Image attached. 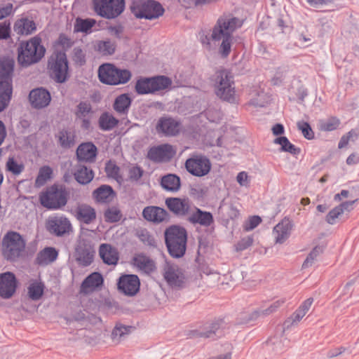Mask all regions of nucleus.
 <instances>
[{
  "instance_id": "f03ea898",
  "label": "nucleus",
  "mask_w": 359,
  "mask_h": 359,
  "mask_svg": "<svg viewBox=\"0 0 359 359\" xmlns=\"http://www.w3.org/2000/svg\"><path fill=\"white\" fill-rule=\"evenodd\" d=\"M46 48L41 38L35 36L28 41H22L18 47V62L22 67H27L39 62L43 57Z\"/></svg>"
},
{
  "instance_id": "e2e57ef3",
  "label": "nucleus",
  "mask_w": 359,
  "mask_h": 359,
  "mask_svg": "<svg viewBox=\"0 0 359 359\" xmlns=\"http://www.w3.org/2000/svg\"><path fill=\"white\" fill-rule=\"evenodd\" d=\"M13 67V62L11 61H6L1 64V74L5 77L4 80L9 81L8 79L11 76Z\"/></svg>"
},
{
  "instance_id": "58836bf2",
  "label": "nucleus",
  "mask_w": 359,
  "mask_h": 359,
  "mask_svg": "<svg viewBox=\"0 0 359 359\" xmlns=\"http://www.w3.org/2000/svg\"><path fill=\"white\" fill-rule=\"evenodd\" d=\"M116 43L110 39L97 41L95 50L102 56H110L115 53Z\"/></svg>"
},
{
  "instance_id": "3c124183",
  "label": "nucleus",
  "mask_w": 359,
  "mask_h": 359,
  "mask_svg": "<svg viewBox=\"0 0 359 359\" xmlns=\"http://www.w3.org/2000/svg\"><path fill=\"white\" fill-rule=\"evenodd\" d=\"M6 170L11 172L14 175H19L25 169L22 163H18L14 157H9L6 164Z\"/></svg>"
},
{
  "instance_id": "a19ab883",
  "label": "nucleus",
  "mask_w": 359,
  "mask_h": 359,
  "mask_svg": "<svg viewBox=\"0 0 359 359\" xmlns=\"http://www.w3.org/2000/svg\"><path fill=\"white\" fill-rule=\"evenodd\" d=\"M284 303V300H277L272 303L268 308L265 309H258L252 312L248 319V321H253L259 317H265L279 308Z\"/></svg>"
},
{
  "instance_id": "0eeeda50",
  "label": "nucleus",
  "mask_w": 359,
  "mask_h": 359,
  "mask_svg": "<svg viewBox=\"0 0 359 359\" xmlns=\"http://www.w3.org/2000/svg\"><path fill=\"white\" fill-rule=\"evenodd\" d=\"M130 10L137 19L149 20L158 18L165 12L163 6L155 0H133Z\"/></svg>"
},
{
  "instance_id": "603ef678",
  "label": "nucleus",
  "mask_w": 359,
  "mask_h": 359,
  "mask_svg": "<svg viewBox=\"0 0 359 359\" xmlns=\"http://www.w3.org/2000/svg\"><path fill=\"white\" fill-rule=\"evenodd\" d=\"M323 250L320 246L314 247L312 250L309 252L306 259L304 260L302 268L306 269L311 266L315 260L323 253Z\"/></svg>"
},
{
  "instance_id": "412c9836",
  "label": "nucleus",
  "mask_w": 359,
  "mask_h": 359,
  "mask_svg": "<svg viewBox=\"0 0 359 359\" xmlns=\"http://www.w3.org/2000/svg\"><path fill=\"white\" fill-rule=\"evenodd\" d=\"M142 217L148 222L160 224L169 219V214L166 210L158 206H147L143 209Z\"/></svg>"
},
{
  "instance_id": "864d4df0",
  "label": "nucleus",
  "mask_w": 359,
  "mask_h": 359,
  "mask_svg": "<svg viewBox=\"0 0 359 359\" xmlns=\"http://www.w3.org/2000/svg\"><path fill=\"white\" fill-rule=\"evenodd\" d=\"M105 221L110 223L117 222L121 219V212L116 207L107 208L104 213Z\"/></svg>"
},
{
  "instance_id": "5fc2aeb1",
  "label": "nucleus",
  "mask_w": 359,
  "mask_h": 359,
  "mask_svg": "<svg viewBox=\"0 0 359 359\" xmlns=\"http://www.w3.org/2000/svg\"><path fill=\"white\" fill-rule=\"evenodd\" d=\"M297 128L301 131L302 135L307 140H313L315 137L314 132L313 131L311 125L303 120L297 123Z\"/></svg>"
},
{
  "instance_id": "4be33fe9",
  "label": "nucleus",
  "mask_w": 359,
  "mask_h": 359,
  "mask_svg": "<svg viewBox=\"0 0 359 359\" xmlns=\"http://www.w3.org/2000/svg\"><path fill=\"white\" fill-rule=\"evenodd\" d=\"M55 139L60 148L69 149L73 147L76 143V134L72 129L63 127L55 134Z\"/></svg>"
},
{
  "instance_id": "a878e982",
  "label": "nucleus",
  "mask_w": 359,
  "mask_h": 359,
  "mask_svg": "<svg viewBox=\"0 0 359 359\" xmlns=\"http://www.w3.org/2000/svg\"><path fill=\"white\" fill-rule=\"evenodd\" d=\"M99 255L105 264L116 265L118 263V252L111 244L102 243L99 248Z\"/></svg>"
},
{
  "instance_id": "c9c22d12",
  "label": "nucleus",
  "mask_w": 359,
  "mask_h": 359,
  "mask_svg": "<svg viewBox=\"0 0 359 359\" xmlns=\"http://www.w3.org/2000/svg\"><path fill=\"white\" fill-rule=\"evenodd\" d=\"M13 93L11 81H0V112L3 111L9 104Z\"/></svg>"
},
{
  "instance_id": "6e6d98bb",
  "label": "nucleus",
  "mask_w": 359,
  "mask_h": 359,
  "mask_svg": "<svg viewBox=\"0 0 359 359\" xmlns=\"http://www.w3.org/2000/svg\"><path fill=\"white\" fill-rule=\"evenodd\" d=\"M72 60L76 65L83 66L86 62V52L81 47H74L72 52Z\"/></svg>"
},
{
  "instance_id": "ea45409f",
  "label": "nucleus",
  "mask_w": 359,
  "mask_h": 359,
  "mask_svg": "<svg viewBox=\"0 0 359 359\" xmlns=\"http://www.w3.org/2000/svg\"><path fill=\"white\" fill-rule=\"evenodd\" d=\"M275 144L280 146L279 151L281 152H287L297 156L301 153V149L291 143L285 136H280L273 140Z\"/></svg>"
},
{
  "instance_id": "72a5a7b5",
  "label": "nucleus",
  "mask_w": 359,
  "mask_h": 359,
  "mask_svg": "<svg viewBox=\"0 0 359 359\" xmlns=\"http://www.w3.org/2000/svg\"><path fill=\"white\" fill-rule=\"evenodd\" d=\"M160 184L167 191L177 192L181 187V180L176 174L168 173L161 177Z\"/></svg>"
},
{
  "instance_id": "f8f14e48",
  "label": "nucleus",
  "mask_w": 359,
  "mask_h": 359,
  "mask_svg": "<svg viewBox=\"0 0 359 359\" xmlns=\"http://www.w3.org/2000/svg\"><path fill=\"white\" fill-rule=\"evenodd\" d=\"M222 320L206 323L198 329L191 330L188 336L189 338H205L215 340L224 334L222 330Z\"/></svg>"
},
{
  "instance_id": "9b49d317",
  "label": "nucleus",
  "mask_w": 359,
  "mask_h": 359,
  "mask_svg": "<svg viewBox=\"0 0 359 359\" xmlns=\"http://www.w3.org/2000/svg\"><path fill=\"white\" fill-rule=\"evenodd\" d=\"M210 159L204 155H195L187 159L185 168L189 173L195 177H203L208 175L211 169Z\"/></svg>"
},
{
  "instance_id": "4d7b16f0",
  "label": "nucleus",
  "mask_w": 359,
  "mask_h": 359,
  "mask_svg": "<svg viewBox=\"0 0 359 359\" xmlns=\"http://www.w3.org/2000/svg\"><path fill=\"white\" fill-rule=\"evenodd\" d=\"M163 276L165 280L169 285H177L179 276L172 266H168V267L165 268Z\"/></svg>"
},
{
  "instance_id": "c85d7f7f",
  "label": "nucleus",
  "mask_w": 359,
  "mask_h": 359,
  "mask_svg": "<svg viewBox=\"0 0 359 359\" xmlns=\"http://www.w3.org/2000/svg\"><path fill=\"white\" fill-rule=\"evenodd\" d=\"M292 224L290 220H282L277 224L273 230L276 243H283L290 236Z\"/></svg>"
},
{
  "instance_id": "37998d69",
  "label": "nucleus",
  "mask_w": 359,
  "mask_h": 359,
  "mask_svg": "<svg viewBox=\"0 0 359 359\" xmlns=\"http://www.w3.org/2000/svg\"><path fill=\"white\" fill-rule=\"evenodd\" d=\"M95 23L96 20L93 18L82 19L77 18L74 23V32L90 34L92 32V28Z\"/></svg>"
},
{
  "instance_id": "49530a36",
  "label": "nucleus",
  "mask_w": 359,
  "mask_h": 359,
  "mask_svg": "<svg viewBox=\"0 0 359 359\" xmlns=\"http://www.w3.org/2000/svg\"><path fill=\"white\" fill-rule=\"evenodd\" d=\"M150 80V77H140L137 80L135 90L137 95L152 94Z\"/></svg>"
},
{
  "instance_id": "f704fd0d",
  "label": "nucleus",
  "mask_w": 359,
  "mask_h": 359,
  "mask_svg": "<svg viewBox=\"0 0 359 359\" xmlns=\"http://www.w3.org/2000/svg\"><path fill=\"white\" fill-rule=\"evenodd\" d=\"M58 251L53 247H46L39 251L36 257V262L40 266L48 265L57 259Z\"/></svg>"
},
{
  "instance_id": "09e8293b",
  "label": "nucleus",
  "mask_w": 359,
  "mask_h": 359,
  "mask_svg": "<svg viewBox=\"0 0 359 359\" xmlns=\"http://www.w3.org/2000/svg\"><path fill=\"white\" fill-rule=\"evenodd\" d=\"M114 86L123 85L127 83L132 77V73L127 69L117 67Z\"/></svg>"
},
{
  "instance_id": "a18cd8bd",
  "label": "nucleus",
  "mask_w": 359,
  "mask_h": 359,
  "mask_svg": "<svg viewBox=\"0 0 359 359\" xmlns=\"http://www.w3.org/2000/svg\"><path fill=\"white\" fill-rule=\"evenodd\" d=\"M53 169L48 165H43L39 168L38 175L35 180L36 187L43 186L48 180L52 178Z\"/></svg>"
},
{
  "instance_id": "774afa93",
  "label": "nucleus",
  "mask_w": 359,
  "mask_h": 359,
  "mask_svg": "<svg viewBox=\"0 0 359 359\" xmlns=\"http://www.w3.org/2000/svg\"><path fill=\"white\" fill-rule=\"evenodd\" d=\"M130 330V327L125 325H116L112 331L111 335L114 338L118 337H121L124 334H127Z\"/></svg>"
},
{
  "instance_id": "4468645a",
  "label": "nucleus",
  "mask_w": 359,
  "mask_h": 359,
  "mask_svg": "<svg viewBox=\"0 0 359 359\" xmlns=\"http://www.w3.org/2000/svg\"><path fill=\"white\" fill-rule=\"evenodd\" d=\"M175 154L173 146L165 143L150 147L147 156L153 162L163 163L170 161Z\"/></svg>"
},
{
  "instance_id": "cd10ccee",
  "label": "nucleus",
  "mask_w": 359,
  "mask_h": 359,
  "mask_svg": "<svg viewBox=\"0 0 359 359\" xmlns=\"http://www.w3.org/2000/svg\"><path fill=\"white\" fill-rule=\"evenodd\" d=\"M74 215L81 222L89 224L95 219L96 212L90 205L82 203L74 210Z\"/></svg>"
},
{
  "instance_id": "6ab92c4d",
  "label": "nucleus",
  "mask_w": 359,
  "mask_h": 359,
  "mask_svg": "<svg viewBox=\"0 0 359 359\" xmlns=\"http://www.w3.org/2000/svg\"><path fill=\"white\" fill-rule=\"evenodd\" d=\"M104 278L100 272L95 271L87 276L81 285V292L88 294L102 288Z\"/></svg>"
},
{
  "instance_id": "7c9ffc66",
  "label": "nucleus",
  "mask_w": 359,
  "mask_h": 359,
  "mask_svg": "<svg viewBox=\"0 0 359 359\" xmlns=\"http://www.w3.org/2000/svg\"><path fill=\"white\" fill-rule=\"evenodd\" d=\"M132 102L133 100L128 93L121 94L115 98L113 109L119 116H127Z\"/></svg>"
},
{
  "instance_id": "7ed1b4c3",
  "label": "nucleus",
  "mask_w": 359,
  "mask_h": 359,
  "mask_svg": "<svg viewBox=\"0 0 359 359\" xmlns=\"http://www.w3.org/2000/svg\"><path fill=\"white\" fill-rule=\"evenodd\" d=\"M164 238L169 255L176 259L182 257L187 250V231L182 226L173 224L165 229Z\"/></svg>"
},
{
  "instance_id": "f3484780",
  "label": "nucleus",
  "mask_w": 359,
  "mask_h": 359,
  "mask_svg": "<svg viewBox=\"0 0 359 359\" xmlns=\"http://www.w3.org/2000/svg\"><path fill=\"white\" fill-rule=\"evenodd\" d=\"M18 283L16 276L13 272L0 273V297L10 299L15 294Z\"/></svg>"
},
{
  "instance_id": "bb28decb",
  "label": "nucleus",
  "mask_w": 359,
  "mask_h": 359,
  "mask_svg": "<svg viewBox=\"0 0 359 359\" xmlns=\"http://www.w3.org/2000/svg\"><path fill=\"white\" fill-rule=\"evenodd\" d=\"M188 220L193 224H198L205 227H208L214 223L212 214L198 208H195V211L191 214Z\"/></svg>"
},
{
  "instance_id": "de8ad7c7",
  "label": "nucleus",
  "mask_w": 359,
  "mask_h": 359,
  "mask_svg": "<svg viewBox=\"0 0 359 359\" xmlns=\"http://www.w3.org/2000/svg\"><path fill=\"white\" fill-rule=\"evenodd\" d=\"M105 172L108 177L116 180L118 182L122 181V176L120 175V168L111 160L108 161L105 164Z\"/></svg>"
},
{
  "instance_id": "aec40b11",
  "label": "nucleus",
  "mask_w": 359,
  "mask_h": 359,
  "mask_svg": "<svg viewBox=\"0 0 359 359\" xmlns=\"http://www.w3.org/2000/svg\"><path fill=\"white\" fill-rule=\"evenodd\" d=\"M165 205L175 216L182 217L188 215L190 204L188 199L171 197L165 199Z\"/></svg>"
},
{
  "instance_id": "4c0bfd02",
  "label": "nucleus",
  "mask_w": 359,
  "mask_h": 359,
  "mask_svg": "<svg viewBox=\"0 0 359 359\" xmlns=\"http://www.w3.org/2000/svg\"><path fill=\"white\" fill-rule=\"evenodd\" d=\"M118 119L109 111L102 112L98 118V126L102 131L111 130L118 126Z\"/></svg>"
},
{
  "instance_id": "e433bc0d",
  "label": "nucleus",
  "mask_w": 359,
  "mask_h": 359,
  "mask_svg": "<svg viewBox=\"0 0 359 359\" xmlns=\"http://www.w3.org/2000/svg\"><path fill=\"white\" fill-rule=\"evenodd\" d=\"M150 79V87H151L152 94L158 91L170 89L172 84V79L164 75L151 76Z\"/></svg>"
},
{
  "instance_id": "5701e85b",
  "label": "nucleus",
  "mask_w": 359,
  "mask_h": 359,
  "mask_svg": "<svg viewBox=\"0 0 359 359\" xmlns=\"http://www.w3.org/2000/svg\"><path fill=\"white\" fill-rule=\"evenodd\" d=\"M93 113V108L90 102L87 101L80 102L75 111V116L77 120L81 121V127L85 130H88L91 126L90 118L88 114Z\"/></svg>"
},
{
  "instance_id": "9d476101",
  "label": "nucleus",
  "mask_w": 359,
  "mask_h": 359,
  "mask_svg": "<svg viewBox=\"0 0 359 359\" xmlns=\"http://www.w3.org/2000/svg\"><path fill=\"white\" fill-rule=\"evenodd\" d=\"M95 255V249L93 242L87 238L80 240L75 247V259L81 266H90Z\"/></svg>"
},
{
  "instance_id": "a211bd4d",
  "label": "nucleus",
  "mask_w": 359,
  "mask_h": 359,
  "mask_svg": "<svg viewBox=\"0 0 359 359\" xmlns=\"http://www.w3.org/2000/svg\"><path fill=\"white\" fill-rule=\"evenodd\" d=\"M29 101L34 109H43L51 101L50 93L43 87L34 88L29 93Z\"/></svg>"
},
{
  "instance_id": "ddd939ff",
  "label": "nucleus",
  "mask_w": 359,
  "mask_h": 359,
  "mask_svg": "<svg viewBox=\"0 0 359 359\" xmlns=\"http://www.w3.org/2000/svg\"><path fill=\"white\" fill-rule=\"evenodd\" d=\"M182 128L181 121L171 116L161 117L156 126L158 133L164 137L177 136L180 134Z\"/></svg>"
},
{
  "instance_id": "423d86ee",
  "label": "nucleus",
  "mask_w": 359,
  "mask_h": 359,
  "mask_svg": "<svg viewBox=\"0 0 359 359\" xmlns=\"http://www.w3.org/2000/svg\"><path fill=\"white\" fill-rule=\"evenodd\" d=\"M25 247L22 236L18 232L10 231L2 240V255L7 261L15 262L22 256Z\"/></svg>"
},
{
  "instance_id": "0e129e2a",
  "label": "nucleus",
  "mask_w": 359,
  "mask_h": 359,
  "mask_svg": "<svg viewBox=\"0 0 359 359\" xmlns=\"http://www.w3.org/2000/svg\"><path fill=\"white\" fill-rule=\"evenodd\" d=\"M341 214L342 210H341V208L336 206L328 212L325 220L328 224H333L335 222V219Z\"/></svg>"
},
{
  "instance_id": "79ce46f5",
  "label": "nucleus",
  "mask_w": 359,
  "mask_h": 359,
  "mask_svg": "<svg viewBox=\"0 0 359 359\" xmlns=\"http://www.w3.org/2000/svg\"><path fill=\"white\" fill-rule=\"evenodd\" d=\"M76 180L81 184L90 183L94 177L92 169L86 165H79L74 173Z\"/></svg>"
},
{
  "instance_id": "39448f33",
  "label": "nucleus",
  "mask_w": 359,
  "mask_h": 359,
  "mask_svg": "<svg viewBox=\"0 0 359 359\" xmlns=\"http://www.w3.org/2000/svg\"><path fill=\"white\" fill-rule=\"evenodd\" d=\"M69 195L65 185L53 184L39 194V201L48 210H62L67 203Z\"/></svg>"
},
{
  "instance_id": "338daca9",
  "label": "nucleus",
  "mask_w": 359,
  "mask_h": 359,
  "mask_svg": "<svg viewBox=\"0 0 359 359\" xmlns=\"http://www.w3.org/2000/svg\"><path fill=\"white\" fill-rule=\"evenodd\" d=\"M262 222V218L258 215H254L249 218L248 223L245 226L247 231H251L256 228Z\"/></svg>"
},
{
  "instance_id": "69168bd1",
  "label": "nucleus",
  "mask_w": 359,
  "mask_h": 359,
  "mask_svg": "<svg viewBox=\"0 0 359 359\" xmlns=\"http://www.w3.org/2000/svg\"><path fill=\"white\" fill-rule=\"evenodd\" d=\"M57 43L62 46V48H64L63 50L66 51L67 48H69L72 46L73 41L69 36H67L65 34H60L58 37Z\"/></svg>"
},
{
  "instance_id": "f257e3e1",
  "label": "nucleus",
  "mask_w": 359,
  "mask_h": 359,
  "mask_svg": "<svg viewBox=\"0 0 359 359\" xmlns=\"http://www.w3.org/2000/svg\"><path fill=\"white\" fill-rule=\"evenodd\" d=\"M239 19L227 15L220 16L212 29L211 36L204 32L199 33V40L202 46L208 50L212 48L211 40L214 42L222 41L218 53L222 58H226L231 53L233 32L241 27Z\"/></svg>"
},
{
  "instance_id": "13d9d810",
  "label": "nucleus",
  "mask_w": 359,
  "mask_h": 359,
  "mask_svg": "<svg viewBox=\"0 0 359 359\" xmlns=\"http://www.w3.org/2000/svg\"><path fill=\"white\" fill-rule=\"evenodd\" d=\"M137 237L142 243L147 244V245H156V241L154 236L146 229H141L140 231H138Z\"/></svg>"
},
{
  "instance_id": "6e6552de",
  "label": "nucleus",
  "mask_w": 359,
  "mask_h": 359,
  "mask_svg": "<svg viewBox=\"0 0 359 359\" xmlns=\"http://www.w3.org/2000/svg\"><path fill=\"white\" fill-rule=\"evenodd\" d=\"M48 69L51 79L56 83H65L69 78V61L65 50H56L48 60Z\"/></svg>"
},
{
  "instance_id": "dca6fc26",
  "label": "nucleus",
  "mask_w": 359,
  "mask_h": 359,
  "mask_svg": "<svg viewBox=\"0 0 359 359\" xmlns=\"http://www.w3.org/2000/svg\"><path fill=\"white\" fill-rule=\"evenodd\" d=\"M46 229L53 235L60 237L72 230V224L69 219L64 215L55 216L48 219Z\"/></svg>"
},
{
  "instance_id": "b1692460",
  "label": "nucleus",
  "mask_w": 359,
  "mask_h": 359,
  "mask_svg": "<svg viewBox=\"0 0 359 359\" xmlns=\"http://www.w3.org/2000/svg\"><path fill=\"white\" fill-rule=\"evenodd\" d=\"M97 149L91 142L81 143L76 149V157L79 162H94Z\"/></svg>"
},
{
  "instance_id": "393cba45",
  "label": "nucleus",
  "mask_w": 359,
  "mask_h": 359,
  "mask_svg": "<svg viewBox=\"0 0 359 359\" xmlns=\"http://www.w3.org/2000/svg\"><path fill=\"white\" fill-rule=\"evenodd\" d=\"M117 67L112 63L102 64L98 68V79L106 85L114 86Z\"/></svg>"
},
{
  "instance_id": "680f3d73",
  "label": "nucleus",
  "mask_w": 359,
  "mask_h": 359,
  "mask_svg": "<svg viewBox=\"0 0 359 359\" xmlns=\"http://www.w3.org/2000/svg\"><path fill=\"white\" fill-rule=\"evenodd\" d=\"M11 36V23L8 20L0 22V40H6Z\"/></svg>"
},
{
  "instance_id": "bf43d9fd",
  "label": "nucleus",
  "mask_w": 359,
  "mask_h": 359,
  "mask_svg": "<svg viewBox=\"0 0 359 359\" xmlns=\"http://www.w3.org/2000/svg\"><path fill=\"white\" fill-rule=\"evenodd\" d=\"M144 174V170L139 165L132 166L128 170V177L131 181H139Z\"/></svg>"
},
{
  "instance_id": "c03bdc74",
  "label": "nucleus",
  "mask_w": 359,
  "mask_h": 359,
  "mask_svg": "<svg viewBox=\"0 0 359 359\" xmlns=\"http://www.w3.org/2000/svg\"><path fill=\"white\" fill-rule=\"evenodd\" d=\"M45 285L41 281H34L28 287V294L33 301L39 300L44 292Z\"/></svg>"
},
{
  "instance_id": "c756f323",
  "label": "nucleus",
  "mask_w": 359,
  "mask_h": 359,
  "mask_svg": "<svg viewBox=\"0 0 359 359\" xmlns=\"http://www.w3.org/2000/svg\"><path fill=\"white\" fill-rule=\"evenodd\" d=\"M13 29L19 35H29L36 30V25L27 17L21 18L15 22Z\"/></svg>"
},
{
  "instance_id": "473e14b6",
  "label": "nucleus",
  "mask_w": 359,
  "mask_h": 359,
  "mask_svg": "<svg viewBox=\"0 0 359 359\" xmlns=\"http://www.w3.org/2000/svg\"><path fill=\"white\" fill-rule=\"evenodd\" d=\"M133 264L139 270L147 274L155 271L156 269L155 262L144 253L138 254L134 257Z\"/></svg>"
},
{
  "instance_id": "1a4fd4ad",
  "label": "nucleus",
  "mask_w": 359,
  "mask_h": 359,
  "mask_svg": "<svg viewBox=\"0 0 359 359\" xmlns=\"http://www.w3.org/2000/svg\"><path fill=\"white\" fill-rule=\"evenodd\" d=\"M95 12L107 20L115 19L124 11L125 0H93Z\"/></svg>"
},
{
  "instance_id": "052dcab7",
  "label": "nucleus",
  "mask_w": 359,
  "mask_h": 359,
  "mask_svg": "<svg viewBox=\"0 0 359 359\" xmlns=\"http://www.w3.org/2000/svg\"><path fill=\"white\" fill-rule=\"evenodd\" d=\"M253 238L251 236H247L241 238L236 245L235 248L237 252L243 251L252 245Z\"/></svg>"
},
{
  "instance_id": "2f4dec72",
  "label": "nucleus",
  "mask_w": 359,
  "mask_h": 359,
  "mask_svg": "<svg viewBox=\"0 0 359 359\" xmlns=\"http://www.w3.org/2000/svg\"><path fill=\"white\" fill-rule=\"evenodd\" d=\"M116 193L113 188L107 184H103L93 192V196L97 203H108L113 201Z\"/></svg>"
},
{
  "instance_id": "2eb2a0df",
  "label": "nucleus",
  "mask_w": 359,
  "mask_h": 359,
  "mask_svg": "<svg viewBox=\"0 0 359 359\" xmlns=\"http://www.w3.org/2000/svg\"><path fill=\"white\" fill-rule=\"evenodd\" d=\"M117 287L126 296L133 297L140 291V278L135 274L121 275L118 280Z\"/></svg>"
},
{
  "instance_id": "8fccbe9b",
  "label": "nucleus",
  "mask_w": 359,
  "mask_h": 359,
  "mask_svg": "<svg viewBox=\"0 0 359 359\" xmlns=\"http://www.w3.org/2000/svg\"><path fill=\"white\" fill-rule=\"evenodd\" d=\"M340 125V120L336 116H331L320 122V130L330 132L336 130Z\"/></svg>"
},
{
  "instance_id": "20e7f679",
  "label": "nucleus",
  "mask_w": 359,
  "mask_h": 359,
  "mask_svg": "<svg viewBox=\"0 0 359 359\" xmlns=\"http://www.w3.org/2000/svg\"><path fill=\"white\" fill-rule=\"evenodd\" d=\"M214 82L215 93L219 99L230 104L238 103L233 78L229 71H217L214 75Z\"/></svg>"
}]
</instances>
